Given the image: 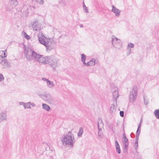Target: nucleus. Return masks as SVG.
Instances as JSON below:
<instances>
[{"instance_id": "1", "label": "nucleus", "mask_w": 159, "mask_h": 159, "mask_svg": "<svg viewBox=\"0 0 159 159\" xmlns=\"http://www.w3.org/2000/svg\"><path fill=\"white\" fill-rule=\"evenodd\" d=\"M38 37L39 42L46 47L47 52L55 49L56 43L52 39L46 38L42 33H39Z\"/></svg>"}, {"instance_id": "2", "label": "nucleus", "mask_w": 159, "mask_h": 159, "mask_svg": "<svg viewBox=\"0 0 159 159\" xmlns=\"http://www.w3.org/2000/svg\"><path fill=\"white\" fill-rule=\"evenodd\" d=\"M25 56L28 61L34 60L39 62L42 55L38 53L30 48L25 47Z\"/></svg>"}, {"instance_id": "3", "label": "nucleus", "mask_w": 159, "mask_h": 159, "mask_svg": "<svg viewBox=\"0 0 159 159\" xmlns=\"http://www.w3.org/2000/svg\"><path fill=\"white\" fill-rule=\"evenodd\" d=\"M137 87H134L129 93V100L130 102H133L137 98Z\"/></svg>"}, {"instance_id": "4", "label": "nucleus", "mask_w": 159, "mask_h": 159, "mask_svg": "<svg viewBox=\"0 0 159 159\" xmlns=\"http://www.w3.org/2000/svg\"><path fill=\"white\" fill-rule=\"evenodd\" d=\"M62 142L63 144L65 145H70V146H73V144L72 137L70 135L67 134L65 136Z\"/></svg>"}, {"instance_id": "5", "label": "nucleus", "mask_w": 159, "mask_h": 159, "mask_svg": "<svg viewBox=\"0 0 159 159\" xmlns=\"http://www.w3.org/2000/svg\"><path fill=\"white\" fill-rule=\"evenodd\" d=\"M58 60L53 56H51L50 60H49V64L52 67L54 68L57 66Z\"/></svg>"}, {"instance_id": "6", "label": "nucleus", "mask_w": 159, "mask_h": 159, "mask_svg": "<svg viewBox=\"0 0 159 159\" xmlns=\"http://www.w3.org/2000/svg\"><path fill=\"white\" fill-rule=\"evenodd\" d=\"M0 63L4 68L9 67L10 65L9 62L7 61V59L2 56H0Z\"/></svg>"}, {"instance_id": "7", "label": "nucleus", "mask_w": 159, "mask_h": 159, "mask_svg": "<svg viewBox=\"0 0 159 159\" xmlns=\"http://www.w3.org/2000/svg\"><path fill=\"white\" fill-rule=\"evenodd\" d=\"M50 57L46 56L43 57V56L42 55L39 63L41 64H48L49 60H50Z\"/></svg>"}, {"instance_id": "8", "label": "nucleus", "mask_w": 159, "mask_h": 159, "mask_svg": "<svg viewBox=\"0 0 159 159\" xmlns=\"http://www.w3.org/2000/svg\"><path fill=\"white\" fill-rule=\"evenodd\" d=\"M45 99L51 104H53L54 101L52 97L49 94H47L44 96Z\"/></svg>"}, {"instance_id": "9", "label": "nucleus", "mask_w": 159, "mask_h": 159, "mask_svg": "<svg viewBox=\"0 0 159 159\" xmlns=\"http://www.w3.org/2000/svg\"><path fill=\"white\" fill-rule=\"evenodd\" d=\"M112 9L111 11L115 13V15L117 16H120V11L116 8L114 5L112 6Z\"/></svg>"}, {"instance_id": "10", "label": "nucleus", "mask_w": 159, "mask_h": 159, "mask_svg": "<svg viewBox=\"0 0 159 159\" xmlns=\"http://www.w3.org/2000/svg\"><path fill=\"white\" fill-rule=\"evenodd\" d=\"M7 119V114L5 112H2L0 113V123Z\"/></svg>"}, {"instance_id": "11", "label": "nucleus", "mask_w": 159, "mask_h": 159, "mask_svg": "<svg viewBox=\"0 0 159 159\" xmlns=\"http://www.w3.org/2000/svg\"><path fill=\"white\" fill-rule=\"evenodd\" d=\"M112 44L114 46V44H115V43L117 42V43H119L120 46L122 45V43L121 42V40L117 38L115 36H113L112 38Z\"/></svg>"}, {"instance_id": "12", "label": "nucleus", "mask_w": 159, "mask_h": 159, "mask_svg": "<svg viewBox=\"0 0 159 159\" xmlns=\"http://www.w3.org/2000/svg\"><path fill=\"white\" fill-rule=\"evenodd\" d=\"M31 26L36 31H37L38 30H39V23L37 20H35L31 24Z\"/></svg>"}, {"instance_id": "13", "label": "nucleus", "mask_w": 159, "mask_h": 159, "mask_svg": "<svg viewBox=\"0 0 159 159\" xmlns=\"http://www.w3.org/2000/svg\"><path fill=\"white\" fill-rule=\"evenodd\" d=\"M103 124L102 119H98V127L99 131L102 130V129L103 128Z\"/></svg>"}, {"instance_id": "14", "label": "nucleus", "mask_w": 159, "mask_h": 159, "mask_svg": "<svg viewBox=\"0 0 159 159\" xmlns=\"http://www.w3.org/2000/svg\"><path fill=\"white\" fill-rule=\"evenodd\" d=\"M9 2L13 7H16L18 4V2L17 0H9Z\"/></svg>"}, {"instance_id": "15", "label": "nucleus", "mask_w": 159, "mask_h": 159, "mask_svg": "<svg viewBox=\"0 0 159 159\" xmlns=\"http://www.w3.org/2000/svg\"><path fill=\"white\" fill-rule=\"evenodd\" d=\"M49 153V156L52 157L55 153V150L52 147L49 148V150H48Z\"/></svg>"}, {"instance_id": "16", "label": "nucleus", "mask_w": 159, "mask_h": 159, "mask_svg": "<svg viewBox=\"0 0 159 159\" xmlns=\"http://www.w3.org/2000/svg\"><path fill=\"white\" fill-rule=\"evenodd\" d=\"M107 125L112 131L114 132V125L112 123L107 122Z\"/></svg>"}, {"instance_id": "17", "label": "nucleus", "mask_w": 159, "mask_h": 159, "mask_svg": "<svg viewBox=\"0 0 159 159\" xmlns=\"http://www.w3.org/2000/svg\"><path fill=\"white\" fill-rule=\"evenodd\" d=\"M42 107L43 109L48 111H49L51 109L50 107L48 105L46 104L43 103L42 104Z\"/></svg>"}, {"instance_id": "18", "label": "nucleus", "mask_w": 159, "mask_h": 159, "mask_svg": "<svg viewBox=\"0 0 159 159\" xmlns=\"http://www.w3.org/2000/svg\"><path fill=\"white\" fill-rule=\"evenodd\" d=\"M113 97L114 99H116H116L119 97V94L118 91H116V92L112 93Z\"/></svg>"}, {"instance_id": "19", "label": "nucleus", "mask_w": 159, "mask_h": 159, "mask_svg": "<svg viewBox=\"0 0 159 159\" xmlns=\"http://www.w3.org/2000/svg\"><path fill=\"white\" fill-rule=\"evenodd\" d=\"M6 50L4 51H0V56L3 57L4 58L7 57V54L5 52H6Z\"/></svg>"}, {"instance_id": "20", "label": "nucleus", "mask_w": 159, "mask_h": 159, "mask_svg": "<svg viewBox=\"0 0 159 159\" xmlns=\"http://www.w3.org/2000/svg\"><path fill=\"white\" fill-rule=\"evenodd\" d=\"M154 114L156 118L159 119V110L157 109L155 110Z\"/></svg>"}, {"instance_id": "21", "label": "nucleus", "mask_w": 159, "mask_h": 159, "mask_svg": "<svg viewBox=\"0 0 159 159\" xmlns=\"http://www.w3.org/2000/svg\"><path fill=\"white\" fill-rule=\"evenodd\" d=\"M116 110V108L115 105L113 104H112L110 109V112L111 113H113Z\"/></svg>"}, {"instance_id": "22", "label": "nucleus", "mask_w": 159, "mask_h": 159, "mask_svg": "<svg viewBox=\"0 0 159 159\" xmlns=\"http://www.w3.org/2000/svg\"><path fill=\"white\" fill-rule=\"evenodd\" d=\"M83 128L82 127H80L79 129V131L77 134L78 136V137H81L83 134Z\"/></svg>"}, {"instance_id": "23", "label": "nucleus", "mask_w": 159, "mask_h": 159, "mask_svg": "<svg viewBox=\"0 0 159 159\" xmlns=\"http://www.w3.org/2000/svg\"><path fill=\"white\" fill-rule=\"evenodd\" d=\"M89 63L90 66H94L96 63L95 60L94 59H93L89 61Z\"/></svg>"}, {"instance_id": "24", "label": "nucleus", "mask_w": 159, "mask_h": 159, "mask_svg": "<svg viewBox=\"0 0 159 159\" xmlns=\"http://www.w3.org/2000/svg\"><path fill=\"white\" fill-rule=\"evenodd\" d=\"M47 84L48 85L49 88H51L54 86V84L52 81L49 80L48 82L47 83Z\"/></svg>"}, {"instance_id": "25", "label": "nucleus", "mask_w": 159, "mask_h": 159, "mask_svg": "<svg viewBox=\"0 0 159 159\" xmlns=\"http://www.w3.org/2000/svg\"><path fill=\"white\" fill-rule=\"evenodd\" d=\"M144 103L145 105H147L149 103V101L147 99V97L146 96H143Z\"/></svg>"}, {"instance_id": "26", "label": "nucleus", "mask_w": 159, "mask_h": 159, "mask_svg": "<svg viewBox=\"0 0 159 159\" xmlns=\"http://www.w3.org/2000/svg\"><path fill=\"white\" fill-rule=\"evenodd\" d=\"M81 61L83 63L85 61V59L86 58V57L85 55L84 54H81Z\"/></svg>"}, {"instance_id": "27", "label": "nucleus", "mask_w": 159, "mask_h": 159, "mask_svg": "<svg viewBox=\"0 0 159 159\" xmlns=\"http://www.w3.org/2000/svg\"><path fill=\"white\" fill-rule=\"evenodd\" d=\"M31 103L30 102H29L25 104L24 108H31L30 104H31Z\"/></svg>"}, {"instance_id": "28", "label": "nucleus", "mask_w": 159, "mask_h": 159, "mask_svg": "<svg viewBox=\"0 0 159 159\" xmlns=\"http://www.w3.org/2000/svg\"><path fill=\"white\" fill-rule=\"evenodd\" d=\"M115 147L117 152L118 154H120L121 153V150L120 148V145L118 146H116Z\"/></svg>"}, {"instance_id": "29", "label": "nucleus", "mask_w": 159, "mask_h": 159, "mask_svg": "<svg viewBox=\"0 0 159 159\" xmlns=\"http://www.w3.org/2000/svg\"><path fill=\"white\" fill-rule=\"evenodd\" d=\"M111 91L112 93L116 92V91H118V88L116 87H112V88L111 89Z\"/></svg>"}, {"instance_id": "30", "label": "nucleus", "mask_w": 159, "mask_h": 159, "mask_svg": "<svg viewBox=\"0 0 159 159\" xmlns=\"http://www.w3.org/2000/svg\"><path fill=\"white\" fill-rule=\"evenodd\" d=\"M140 132V130H139V132L138 133L136 134V140L135 141H138L139 137V134Z\"/></svg>"}, {"instance_id": "31", "label": "nucleus", "mask_w": 159, "mask_h": 159, "mask_svg": "<svg viewBox=\"0 0 159 159\" xmlns=\"http://www.w3.org/2000/svg\"><path fill=\"white\" fill-rule=\"evenodd\" d=\"M138 146V141H135V142L134 143V148L136 150L137 149Z\"/></svg>"}, {"instance_id": "32", "label": "nucleus", "mask_w": 159, "mask_h": 159, "mask_svg": "<svg viewBox=\"0 0 159 159\" xmlns=\"http://www.w3.org/2000/svg\"><path fill=\"white\" fill-rule=\"evenodd\" d=\"M4 79V77L3 75L1 74H0V81H2Z\"/></svg>"}, {"instance_id": "33", "label": "nucleus", "mask_w": 159, "mask_h": 159, "mask_svg": "<svg viewBox=\"0 0 159 159\" xmlns=\"http://www.w3.org/2000/svg\"><path fill=\"white\" fill-rule=\"evenodd\" d=\"M128 147H123V152L126 153L127 152Z\"/></svg>"}, {"instance_id": "34", "label": "nucleus", "mask_w": 159, "mask_h": 159, "mask_svg": "<svg viewBox=\"0 0 159 159\" xmlns=\"http://www.w3.org/2000/svg\"><path fill=\"white\" fill-rule=\"evenodd\" d=\"M128 46L129 48H133L134 47V45L133 43H130L128 44Z\"/></svg>"}, {"instance_id": "35", "label": "nucleus", "mask_w": 159, "mask_h": 159, "mask_svg": "<svg viewBox=\"0 0 159 159\" xmlns=\"http://www.w3.org/2000/svg\"><path fill=\"white\" fill-rule=\"evenodd\" d=\"M25 38L27 39H29L30 38V36L27 34L26 33H25L24 34Z\"/></svg>"}, {"instance_id": "36", "label": "nucleus", "mask_w": 159, "mask_h": 159, "mask_svg": "<svg viewBox=\"0 0 159 159\" xmlns=\"http://www.w3.org/2000/svg\"><path fill=\"white\" fill-rule=\"evenodd\" d=\"M123 147H128L129 144V142L123 143Z\"/></svg>"}, {"instance_id": "37", "label": "nucleus", "mask_w": 159, "mask_h": 159, "mask_svg": "<svg viewBox=\"0 0 159 159\" xmlns=\"http://www.w3.org/2000/svg\"><path fill=\"white\" fill-rule=\"evenodd\" d=\"M120 115L121 117H123L124 116V112L123 111H120Z\"/></svg>"}, {"instance_id": "38", "label": "nucleus", "mask_w": 159, "mask_h": 159, "mask_svg": "<svg viewBox=\"0 0 159 159\" xmlns=\"http://www.w3.org/2000/svg\"><path fill=\"white\" fill-rule=\"evenodd\" d=\"M83 64L86 65L87 66H90L89 61L87 63H86L85 61L83 63Z\"/></svg>"}, {"instance_id": "39", "label": "nucleus", "mask_w": 159, "mask_h": 159, "mask_svg": "<svg viewBox=\"0 0 159 159\" xmlns=\"http://www.w3.org/2000/svg\"><path fill=\"white\" fill-rule=\"evenodd\" d=\"M122 142H123V143H125V142H128V140L127 138H126V139H123L122 140Z\"/></svg>"}, {"instance_id": "40", "label": "nucleus", "mask_w": 159, "mask_h": 159, "mask_svg": "<svg viewBox=\"0 0 159 159\" xmlns=\"http://www.w3.org/2000/svg\"><path fill=\"white\" fill-rule=\"evenodd\" d=\"M42 80L43 81H46L47 82V83L48 82V81L49 80L48 79H47L44 78H43Z\"/></svg>"}, {"instance_id": "41", "label": "nucleus", "mask_w": 159, "mask_h": 159, "mask_svg": "<svg viewBox=\"0 0 159 159\" xmlns=\"http://www.w3.org/2000/svg\"><path fill=\"white\" fill-rule=\"evenodd\" d=\"M115 147L116 146H118L119 145L118 143L116 140L115 141Z\"/></svg>"}, {"instance_id": "42", "label": "nucleus", "mask_w": 159, "mask_h": 159, "mask_svg": "<svg viewBox=\"0 0 159 159\" xmlns=\"http://www.w3.org/2000/svg\"><path fill=\"white\" fill-rule=\"evenodd\" d=\"M84 9L85 10V12L87 13H88L89 12L88 10L87 7H86L85 8H84Z\"/></svg>"}, {"instance_id": "43", "label": "nucleus", "mask_w": 159, "mask_h": 159, "mask_svg": "<svg viewBox=\"0 0 159 159\" xmlns=\"http://www.w3.org/2000/svg\"><path fill=\"white\" fill-rule=\"evenodd\" d=\"M130 136L131 138H133L134 137L135 135L134 133H131Z\"/></svg>"}, {"instance_id": "44", "label": "nucleus", "mask_w": 159, "mask_h": 159, "mask_svg": "<svg viewBox=\"0 0 159 159\" xmlns=\"http://www.w3.org/2000/svg\"><path fill=\"white\" fill-rule=\"evenodd\" d=\"M123 139H126V138H127L126 136L125 132H124V133L123 134Z\"/></svg>"}, {"instance_id": "45", "label": "nucleus", "mask_w": 159, "mask_h": 159, "mask_svg": "<svg viewBox=\"0 0 159 159\" xmlns=\"http://www.w3.org/2000/svg\"><path fill=\"white\" fill-rule=\"evenodd\" d=\"M25 103L24 102H19V104L20 105H22L24 107L25 106Z\"/></svg>"}, {"instance_id": "46", "label": "nucleus", "mask_w": 159, "mask_h": 159, "mask_svg": "<svg viewBox=\"0 0 159 159\" xmlns=\"http://www.w3.org/2000/svg\"><path fill=\"white\" fill-rule=\"evenodd\" d=\"M140 130V128H138L137 131H136V133L137 134L138 132H139V130Z\"/></svg>"}, {"instance_id": "47", "label": "nucleus", "mask_w": 159, "mask_h": 159, "mask_svg": "<svg viewBox=\"0 0 159 159\" xmlns=\"http://www.w3.org/2000/svg\"><path fill=\"white\" fill-rule=\"evenodd\" d=\"M98 135L99 136H101V132L99 131V132H98Z\"/></svg>"}, {"instance_id": "48", "label": "nucleus", "mask_w": 159, "mask_h": 159, "mask_svg": "<svg viewBox=\"0 0 159 159\" xmlns=\"http://www.w3.org/2000/svg\"><path fill=\"white\" fill-rule=\"evenodd\" d=\"M32 105V106L33 107H34L35 106V104H34V103H31V104H30V105Z\"/></svg>"}, {"instance_id": "49", "label": "nucleus", "mask_w": 159, "mask_h": 159, "mask_svg": "<svg viewBox=\"0 0 159 159\" xmlns=\"http://www.w3.org/2000/svg\"><path fill=\"white\" fill-rule=\"evenodd\" d=\"M85 7H86V6H85V5L84 4V2H83V8H85Z\"/></svg>"}, {"instance_id": "50", "label": "nucleus", "mask_w": 159, "mask_h": 159, "mask_svg": "<svg viewBox=\"0 0 159 159\" xmlns=\"http://www.w3.org/2000/svg\"><path fill=\"white\" fill-rule=\"evenodd\" d=\"M140 125H141V123H140V124H139V125H138V128H140Z\"/></svg>"}, {"instance_id": "51", "label": "nucleus", "mask_w": 159, "mask_h": 159, "mask_svg": "<svg viewBox=\"0 0 159 159\" xmlns=\"http://www.w3.org/2000/svg\"><path fill=\"white\" fill-rule=\"evenodd\" d=\"M80 28H82L83 27V25L82 24L80 25Z\"/></svg>"}, {"instance_id": "52", "label": "nucleus", "mask_w": 159, "mask_h": 159, "mask_svg": "<svg viewBox=\"0 0 159 159\" xmlns=\"http://www.w3.org/2000/svg\"><path fill=\"white\" fill-rule=\"evenodd\" d=\"M71 134V132H68V134L69 135H70Z\"/></svg>"}, {"instance_id": "53", "label": "nucleus", "mask_w": 159, "mask_h": 159, "mask_svg": "<svg viewBox=\"0 0 159 159\" xmlns=\"http://www.w3.org/2000/svg\"><path fill=\"white\" fill-rule=\"evenodd\" d=\"M129 52H130V49H129Z\"/></svg>"}, {"instance_id": "54", "label": "nucleus", "mask_w": 159, "mask_h": 159, "mask_svg": "<svg viewBox=\"0 0 159 159\" xmlns=\"http://www.w3.org/2000/svg\"><path fill=\"white\" fill-rule=\"evenodd\" d=\"M65 3H64V5H65Z\"/></svg>"}, {"instance_id": "55", "label": "nucleus", "mask_w": 159, "mask_h": 159, "mask_svg": "<svg viewBox=\"0 0 159 159\" xmlns=\"http://www.w3.org/2000/svg\"><path fill=\"white\" fill-rule=\"evenodd\" d=\"M60 0H59V1H60Z\"/></svg>"}]
</instances>
